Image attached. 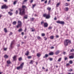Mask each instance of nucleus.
<instances>
[{
    "label": "nucleus",
    "instance_id": "6e6d98bb",
    "mask_svg": "<svg viewBox=\"0 0 74 74\" xmlns=\"http://www.w3.org/2000/svg\"><path fill=\"white\" fill-rule=\"evenodd\" d=\"M7 48H5L4 49V51H6L7 50Z\"/></svg>",
    "mask_w": 74,
    "mask_h": 74
},
{
    "label": "nucleus",
    "instance_id": "0e129e2a",
    "mask_svg": "<svg viewBox=\"0 0 74 74\" xmlns=\"http://www.w3.org/2000/svg\"><path fill=\"white\" fill-rule=\"evenodd\" d=\"M17 47H19V46H20V45H17Z\"/></svg>",
    "mask_w": 74,
    "mask_h": 74
},
{
    "label": "nucleus",
    "instance_id": "ddd939ff",
    "mask_svg": "<svg viewBox=\"0 0 74 74\" xmlns=\"http://www.w3.org/2000/svg\"><path fill=\"white\" fill-rule=\"evenodd\" d=\"M64 10H65V11H66V12L68 11H69V8L67 7L65 8H64Z\"/></svg>",
    "mask_w": 74,
    "mask_h": 74
},
{
    "label": "nucleus",
    "instance_id": "6e6552de",
    "mask_svg": "<svg viewBox=\"0 0 74 74\" xmlns=\"http://www.w3.org/2000/svg\"><path fill=\"white\" fill-rule=\"evenodd\" d=\"M1 8L2 9H4V8H7V6L5 5H3L2 6Z\"/></svg>",
    "mask_w": 74,
    "mask_h": 74
},
{
    "label": "nucleus",
    "instance_id": "de8ad7c7",
    "mask_svg": "<svg viewBox=\"0 0 74 74\" xmlns=\"http://www.w3.org/2000/svg\"><path fill=\"white\" fill-rule=\"evenodd\" d=\"M73 71V69H70L69 70V71L71 72Z\"/></svg>",
    "mask_w": 74,
    "mask_h": 74
},
{
    "label": "nucleus",
    "instance_id": "e433bc0d",
    "mask_svg": "<svg viewBox=\"0 0 74 74\" xmlns=\"http://www.w3.org/2000/svg\"><path fill=\"white\" fill-rule=\"evenodd\" d=\"M31 3H32L33 2V0H30Z\"/></svg>",
    "mask_w": 74,
    "mask_h": 74
},
{
    "label": "nucleus",
    "instance_id": "5fc2aeb1",
    "mask_svg": "<svg viewBox=\"0 0 74 74\" xmlns=\"http://www.w3.org/2000/svg\"><path fill=\"white\" fill-rule=\"evenodd\" d=\"M69 65H70V64L68 63V64H66V65L67 66H69Z\"/></svg>",
    "mask_w": 74,
    "mask_h": 74
},
{
    "label": "nucleus",
    "instance_id": "f8f14e48",
    "mask_svg": "<svg viewBox=\"0 0 74 74\" xmlns=\"http://www.w3.org/2000/svg\"><path fill=\"white\" fill-rule=\"evenodd\" d=\"M14 60H16V56H15L13 57Z\"/></svg>",
    "mask_w": 74,
    "mask_h": 74
},
{
    "label": "nucleus",
    "instance_id": "1a4fd4ad",
    "mask_svg": "<svg viewBox=\"0 0 74 74\" xmlns=\"http://www.w3.org/2000/svg\"><path fill=\"white\" fill-rule=\"evenodd\" d=\"M13 44H14V41H13L10 44V47L11 49H12V48H13V47H12V45H13Z\"/></svg>",
    "mask_w": 74,
    "mask_h": 74
},
{
    "label": "nucleus",
    "instance_id": "0eeeda50",
    "mask_svg": "<svg viewBox=\"0 0 74 74\" xmlns=\"http://www.w3.org/2000/svg\"><path fill=\"white\" fill-rule=\"evenodd\" d=\"M48 26V24L47 23H44V27H47Z\"/></svg>",
    "mask_w": 74,
    "mask_h": 74
},
{
    "label": "nucleus",
    "instance_id": "a18cd8bd",
    "mask_svg": "<svg viewBox=\"0 0 74 74\" xmlns=\"http://www.w3.org/2000/svg\"><path fill=\"white\" fill-rule=\"evenodd\" d=\"M44 22L43 21H42L41 22V25H42V23H43V24H44Z\"/></svg>",
    "mask_w": 74,
    "mask_h": 74
},
{
    "label": "nucleus",
    "instance_id": "c756f323",
    "mask_svg": "<svg viewBox=\"0 0 74 74\" xmlns=\"http://www.w3.org/2000/svg\"><path fill=\"white\" fill-rule=\"evenodd\" d=\"M18 2V1H15L14 2V5L16 4V2Z\"/></svg>",
    "mask_w": 74,
    "mask_h": 74
},
{
    "label": "nucleus",
    "instance_id": "4be33fe9",
    "mask_svg": "<svg viewBox=\"0 0 74 74\" xmlns=\"http://www.w3.org/2000/svg\"><path fill=\"white\" fill-rule=\"evenodd\" d=\"M33 60H31L30 62L29 63V64H33Z\"/></svg>",
    "mask_w": 74,
    "mask_h": 74
},
{
    "label": "nucleus",
    "instance_id": "aec40b11",
    "mask_svg": "<svg viewBox=\"0 0 74 74\" xmlns=\"http://www.w3.org/2000/svg\"><path fill=\"white\" fill-rule=\"evenodd\" d=\"M4 57L5 58L7 59V58H8V56L6 55H5L4 56Z\"/></svg>",
    "mask_w": 74,
    "mask_h": 74
},
{
    "label": "nucleus",
    "instance_id": "c9c22d12",
    "mask_svg": "<svg viewBox=\"0 0 74 74\" xmlns=\"http://www.w3.org/2000/svg\"><path fill=\"white\" fill-rule=\"evenodd\" d=\"M28 59H30L32 58V57L31 56H28L27 57Z\"/></svg>",
    "mask_w": 74,
    "mask_h": 74
},
{
    "label": "nucleus",
    "instance_id": "5701e85b",
    "mask_svg": "<svg viewBox=\"0 0 74 74\" xmlns=\"http://www.w3.org/2000/svg\"><path fill=\"white\" fill-rule=\"evenodd\" d=\"M61 60H62V58H59L58 59V62H60V61H61Z\"/></svg>",
    "mask_w": 74,
    "mask_h": 74
},
{
    "label": "nucleus",
    "instance_id": "680f3d73",
    "mask_svg": "<svg viewBox=\"0 0 74 74\" xmlns=\"http://www.w3.org/2000/svg\"><path fill=\"white\" fill-rule=\"evenodd\" d=\"M5 2H7V0H4Z\"/></svg>",
    "mask_w": 74,
    "mask_h": 74
},
{
    "label": "nucleus",
    "instance_id": "13d9d810",
    "mask_svg": "<svg viewBox=\"0 0 74 74\" xmlns=\"http://www.w3.org/2000/svg\"><path fill=\"white\" fill-rule=\"evenodd\" d=\"M51 49H53V48H54V47H51Z\"/></svg>",
    "mask_w": 74,
    "mask_h": 74
},
{
    "label": "nucleus",
    "instance_id": "bb28decb",
    "mask_svg": "<svg viewBox=\"0 0 74 74\" xmlns=\"http://www.w3.org/2000/svg\"><path fill=\"white\" fill-rule=\"evenodd\" d=\"M4 30L5 32V33H7V29H6V28L4 29Z\"/></svg>",
    "mask_w": 74,
    "mask_h": 74
},
{
    "label": "nucleus",
    "instance_id": "603ef678",
    "mask_svg": "<svg viewBox=\"0 0 74 74\" xmlns=\"http://www.w3.org/2000/svg\"><path fill=\"white\" fill-rule=\"evenodd\" d=\"M47 0H46L45 2V4H47Z\"/></svg>",
    "mask_w": 74,
    "mask_h": 74
},
{
    "label": "nucleus",
    "instance_id": "a19ab883",
    "mask_svg": "<svg viewBox=\"0 0 74 74\" xmlns=\"http://www.w3.org/2000/svg\"><path fill=\"white\" fill-rule=\"evenodd\" d=\"M19 61H21V60H22V58H19Z\"/></svg>",
    "mask_w": 74,
    "mask_h": 74
},
{
    "label": "nucleus",
    "instance_id": "4d7b16f0",
    "mask_svg": "<svg viewBox=\"0 0 74 74\" xmlns=\"http://www.w3.org/2000/svg\"><path fill=\"white\" fill-rule=\"evenodd\" d=\"M24 18L25 19H27V16H25Z\"/></svg>",
    "mask_w": 74,
    "mask_h": 74
},
{
    "label": "nucleus",
    "instance_id": "423d86ee",
    "mask_svg": "<svg viewBox=\"0 0 74 74\" xmlns=\"http://www.w3.org/2000/svg\"><path fill=\"white\" fill-rule=\"evenodd\" d=\"M56 23H57L61 24V25H64V21H56Z\"/></svg>",
    "mask_w": 74,
    "mask_h": 74
},
{
    "label": "nucleus",
    "instance_id": "39448f33",
    "mask_svg": "<svg viewBox=\"0 0 74 74\" xmlns=\"http://www.w3.org/2000/svg\"><path fill=\"white\" fill-rule=\"evenodd\" d=\"M43 17H46V19H49L50 18V15L47 14H45L43 15Z\"/></svg>",
    "mask_w": 74,
    "mask_h": 74
},
{
    "label": "nucleus",
    "instance_id": "20e7f679",
    "mask_svg": "<svg viewBox=\"0 0 74 74\" xmlns=\"http://www.w3.org/2000/svg\"><path fill=\"white\" fill-rule=\"evenodd\" d=\"M23 65H24V62L22 63L20 65L17 67V70H19L20 69H23Z\"/></svg>",
    "mask_w": 74,
    "mask_h": 74
},
{
    "label": "nucleus",
    "instance_id": "2f4dec72",
    "mask_svg": "<svg viewBox=\"0 0 74 74\" xmlns=\"http://www.w3.org/2000/svg\"><path fill=\"white\" fill-rule=\"evenodd\" d=\"M22 8H26V6L25 5H23L22 6Z\"/></svg>",
    "mask_w": 74,
    "mask_h": 74
},
{
    "label": "nucleus",
    "instance_id": "58836bf2",
    "mask_svg": "<svg viewBox=\"0 0 74 74\" xmlns=\"http://www.w3.org/2000/svg\"><path fill=\"white\" fill-rule=\"evenodd\" d=\"M49 60H50V61H52L53 60V58H49Z\"/></svg>",
    "mask_w": 74,
    "mask_h": 74
},
{
    "label": "nucleus",
    "instance_id": "a211bd4d",
    "mask_svg": "<svg viewBox=\"0 0 74 74\" xmlns=\"http://www.w3.org/2000/svg\"><path fill=\"white\" fill-rule=\"evenodd\" d=\"M25 55H26V56H28L29 55V51H27V53H25Z\"/></svg>",
    "mask_w": 74,
    "mask_h": 74
},
{
    "label": "nucleus",
    "instance_id": "09e8293b",
    "mask_svg": "<svg viewBox=\"0 0 74 74\" xmlns=\"http://www.w3.org/2000/svg\"><path fill=\"white\" fill-rule=\"evenodd\" d=\"M27 30V29H26V28H25L24 30V32H26Z\"/></svg>",
    "mask_w": 74,
    "mask_h": 74
},
{
    "label": "nucleus",
    "instance_id": "79ce46f5",
    "mask_svg": "<svg viewBox=\"0 0 74 74\" xmlns=\"http://www.w3.org/2000/svg\"><path fill=\"white\" fill-rule=\"evenodd\" d=\"M37 38H38V39H41V37H40V36H38L37 37Z\"/></svg>",
    "mask_w": 74,
    "mask_h": 74
},
{
    "label": "nucleus",
    "instance_id": "b1692460",
    "mask_svg": "<svg viewBox=\"0 0 74 74\" xmlns=\"http://www.w3.org/2000/svg\"><path fill=\"white\" fill-rule=\"evenodd\" d=\"M22 30H22V28H21L19 29L18 30V32H22Z\"/></svg>",
    "mask_w": 74,
    "mask_h": 74
},
{
    "label": "nucleus",
    "instance_id": "49530a36",
    "mask_svg": "<svg viewBox=\"0 0 74 74\" xmlns=\"http://www.w3.org/2000/svg\"><path fill=\"white\" fill-rule=\"evenodd\" d=\"M27 1V0H24L23 2V3H25V2H26Z\"/></svg>",
    "mask_w": 74,
    "mask_h": 74
},
{
    "label": "nucleus",
    "instance_id": "f704fd0d",
    "mask_svg": "<svg viewBox=\"0 0 74 74\" xmlns=\"http://www.w3.org/2000/svg\"><path fill=\"white\" fill-rule=\"evenodd\" d=\"M42 36H43V37L45 36V34L44 33L42 34Z\"/></svg>",
    "mask_w": 74,
    "mask_h": 74
},
{
    "label": "nucleus",
    "instance_id": "e2e57ef3",
    "mask_svg": "<svg viewBox=\"0 0 74 74\" xmlns=\"http://www.w3.org/2000/svg\"><path fill=\"white\" fill-rule=\"evenodd\" d=\"M54 19L55 20H57V18H56V17H55V18H54Z\"/></svg>",
    "mask_w": 74,
    "mask_h": 74
},
{
    "label": "nucleus",
    "instance_id": "473e14b6",
    "mask_svg": "<svg viewBox=\"0 0 74 74\" xmlns=\"http://www.w3.org/2000/svg\"><path fill=\"white\" fill-rule=\"evenodd\" d=\"M69 63L70 64H73V61L71 60L69 61Z\"/></svg>",
    "mask_w": 74,
    "mask_h": 74
},
{
    "label": "nucleus",
    "instance_id": "412c9836",
    "mask_svg": "<svg viewBox=\"0 0 74 74\" xmlns=\"http://www.w3.org/2000/svg\"><path fill=\"white\" fill-rule=\"evenodd\" d=\"M52 29V27H51V26H50L48 28V29L50 30V29Z\"/></svg>",
    "mask_w": 74,
    "mask_h": 74
},
{
    "label": "nucleus",
    "instance_id": "a878e982",
    "mask_svg": "<svg viewBox=\"0 0 74 74\" xmlns=\"http://www.w3.org/2000/svg\"><path fill=\"white\" fill-rule=\"evenodd\" d=\"M30 20H31V21H34V18H31Z\"/></svg>",
    "mask_w": 74,
    "mask_h": 74
},
{
    "label": "nucleus",
    "instance_id": "4468645a",
    "mask_svg": "<svg viewBox=\"0 0 74 74\" xmlns=\"http://www.w3.org/2000/svg\"><path fill=\"white\" fill-rule=\"evenodd\" d=\"M37 56L38 58H40L41 56V54L40 53H37Z\"/></svg>",
    "mask_w": 74,
    "mask_h": 74
},
{
    "label": "nucleus",
    "instance_id": "7c9ffc66",
    "mask_svg": "<svg viewBox=\"0 0 74 74\" xmlns=\"http://www.w3.org/2000/svg\"><path fill=\"white\" fill-rule=\"evenodd\" d=\"M50 39H53V38H54V37H53V36H50Z\"/></svg>",
    "mask_w": 74,
    "mask_h": 74
},
{
    "label": "nucleus",
    "instance_id": "393cba45",
    "mask_svg": "<svg viewBox=\"0 0 74 74\" xmlns=\"http://www.w3.org/2000/svg\"><path fill=\"white\" fill-rule=\"evenodd\" d=\"M53 55V52H51L49 53V55Z\"/></svg>",
    "mask_w": 74,
    "mask_h": 74
},
{
    "label": "nucleus",
    "instance_id": "dca6fc26",
    "mask_svg": "<svg viewBox=\"0 0 74 74\" xmlns=\"http://www.w3.org/2000/svg\"><path fill=\"white\" fill-rule=\"evenodd\" d=\"M48 56V55L47 54H45V56L43 57V58H47Z\"/></svg>",
    "mask_w": 74,
    "mask_h": 74
},
{
    "label": "nucleus",
    "instance_id": "f3484780",
    "mask_svg": "<svg viewBox=\"0 0 74 74\" xmlns=\"http://www.w3.org/2000/svg\"><path fill=\"white\" fill-rule=\"evenodd\" d=\"M74 58V56H71L69 57V59H73Z\"/></svg>",
    "mask_w": 74,
    "mask_h": 74
},
{
    "label": "nucleus",
    "instance_id": "9d476101",
    "mask_svg": "<svg viewBox=\"0 0 74 74\" xmlns=\"http://www.w3.org/2000/svg\"><path fill=\"white\" fill-rule=\"evenodd\" d=\"M8 14L10 15V16H12L13 13L11 12H8Z\"/></svg>",
    "mask_w": 74,
    "mask_h": 74
},
{
    "label": "nucleus",
    "instance_id": "69168bd1",
    "mask_svg": "<svg viewBox=\"0 0 74 74\" xmlns=\"http://www.w3.org/2000/svg\"><path fill=\"white\" fill-rule=\"evenodd\" d=\"M42 69H43V70H45V68H44V67H42Z\"/></svg>",
    "mask_w": 74,
    "mask_h": 74
},
{
    "label": "nucleus",
    "instance_id": "ea45409f",
    "mask_svg": "<svg viewBox=\"0 0 74 74\" xmlns=\"http://www.w3.org/2000/svg\"><path fill=\"white\" fill-rule=\"evenodd\" d=\"M70 51H71V52H74V49H72Z\"/></svg>",
    "mask_w": 74,
    "mask_h": 74
},
{
    "label": "nucleus",
    "instance_id": "f257e3e1",
    "mask_svg": "<svg viewBox=\"0 0 74 74\" xmlns=\"http://www.w3.org/2000/svg\"><path fill=\"white\" fill-rule=\"evenodd\" d=\"M19 14L21 15H23L25 14V10L24 9H21V8L19 9Z\"/></svg>",
    "mask_w": 74,
    "mask_h": 74
},
{
    "label": "nucleus",
    "instance_id": "8fccbe9b",
    "mask_svg": "<svg viewBox=\"0 0 74 74\" xmlns=\"http://www.w3.org/2000/svg\"><path fill=\"white\" fill-rule=\"evenodd\" d=\"M34 31H35V29H32L31 31V32H34Z\"/></svg>",
    "mask_w": 74,
    "mask_h": 74
},
{
    "label": "nucleus",
    "instance_id": "052dcab7",
    "mask_svg": "<svg viewBox=\"0 0 74 74\" xmlns=\"http://www.w3.org/2000/svg\"><path fill=\"white\" fill-rule=\"evenodd\" d=\"M21 34H22V35H23L24 34V32H22L21 33Z\"/></svg>",
    "mask_w": 74,
    "mask_h": 74
},
{
    "label": "nucleus",
    "instance_id": "3c124183",
    "mask_svg": "<svg viewBox=\"0 0 74 74\" xmlns=\"http://www.w3.org/2000/svg\"><path fill=\"white\" fill-rule=\"evenodd\" d=\"M36 4H34V5H33V8H34V7L35 6H36Z\"/></svg>",
    "mask_w": 74,
    "mask_h": 74
},
{
    "label": "nucleus",
    "instance_id": "864d4df0",
    "mask_svg": "<svg viewBox=\"0 0 74 74\" xmlns=\"http://www.w3.org/2000/svg\"><path fill=\"white\" fill-rule=\"evenodd\" d=\"M72 56H74V53H72Z\"/></svg>",
    "mask_w": 74,
    "mask_h": 74
},
{
    "label": "nucleus",
    "instance_id": "f03ea898",
    "mask_svg": "<svg viewBox=\"0 0 74 74\" xmlns=\"http://www.w3.org/2000/svg\"><path fill=\"white\" fill-rule=\"evenodd\" d=\"M71 43V40L68 39H66L64 41V45L65 47H67L68 45V44H70Z\"/></svg>",
    "mask_w": 74,
    "mask_h": 74
},
{
    "label": "nucleus",
    "instance_id": "72a5a7b5",
    "mask_svg": "<svg viewBox=\"0 0 74 74\" xmlns=\"http://www.w3.org/2000/svg\"><path fill=\"white\" fill-rule=\"evenodd\" d=\"M64 58V60H67V57H65Z\"/></svg>",
    "mask_w": 74,
    "mask_h": 74
},
{
    "label": "nucleus",
    "instance_id": "cd10ccee",
    "mask_svg": "<svg viewBox=\"0 0 74 74\" xmlns=\"http://www.w3.org/2000/svg\"><path fill=\"white\" fill-rule=\"evenodd\" d=\"M13 25H15L16 24V21H14L13 22Z\"/></svg>",
    "mask_w": 74,
    "mask_h": 74
},
{
    "label": "nucleus",
    "instance_id": "7ed1b4c3",
    "mask_svg": "<svg viewBox=\"0 0 74 74\" xmlns=\"http://www.w3.org/2000/svg\"><path fill=\"white\" fill-rule=\"evenodd\" d=\"M18 25L16 26L17 28H19V27H22V22L21 21H18Z\"/></svg>",
    "mask_w": 74,
    "mask_h": 74
},
{
    "label": "nucleus",
    "instance_id": "2eb2a0df",
    "mask_svg": "<svg viewBox=\"0 0 74 74\" xmlns=\"http://www.w3.org/2000/svg\"><path fill=\"white\" fill-rule=\"evenodd\" d=\"M7 63L8 64H11V61L10 60L7 61Z\"/></svg>",
    "mask_w": 74,
    "mask_h": 74
},
{
    "label": "nucleus",
    "instance_id": "774afa93",
    "mask_svg": "<svg viewBox=\"0 0 74 74\" xmlns=\"http://www.w3.org/2000/svg\"><path fill=\"white\" fill-rule=\"evenodd\" d=\"M73 73H68V74H73Z\"/></svg>",
    "mask_w": 74,
    "mask_h": 74
},
{
    "label": "nucleus",
    "instance_id": "37998d69",
    "mask_svg": "<svg viewBox=\"0 0 74 74\" xmlns=\"http://www.w3.org/2000/svg\"><path fill=\"white\" fill-rule=\"evenodd\" d=\"M12 34V32H10V34H9V36H11Z\"/></svg>",
    "mask_w": 74,
    "mask_h": 74
},
{
    "label": "nucleus",
    "instance_id": "c85d7f7f",
    "mask_svg": "<svg viewBox=\"0 0 74 74\" xmlns=\"http://www.w3.org/2000/svg\"><path fill=\"white\" fill-rule=\"evenodd\" d=\"M47 10H49V11H50V10H51V8L48 7L47 8Z\"/></svg>",
    "mask_w": 74,
    "mask_h": 74
},
{
    "label": "nucleus",
    "instance_id": "c03bdc74",
    "mask_svg": "<svg viewBox=\"0 0 74 74\" xmlns=\"http://www.w3.org/2000/svg\"><path fill=\"white\" fill-rule=\"evenodd\" d=\"M63 53L64 55H66V54H67V53L65 52H63Z\"/></svg>",
    "mask_w": 74,
    "mask_h": 74
},
{
    "label": "nucleus",
    "instance_id": "4c0bfd02",
    "mask_svg": "<svg viewBox=\"0 0 74 74\" xmlns=\"http://www.w3.org/2000/svg\"><path fill=\"white\" fill-rule=\"evenodd\" d=\"M16 14H18V11L16 10Z\"/></svg>",
    "mask_w": 74,
    "mask_h": 74
},
{
    "label": "nucleus",
    "instance_id": "338daca9",
    "mask_svg": "<svg viewBox=\"0 0 74 74\" xmlns=\"http://www.w3.org/2000/svg\"><path fill=\"white\" fill-rule=\"evenodd\" d=\"M56 37L57 38H58V37H59V36H56Z\"/></svg>",
    "mask_w": 74,
    "mask_h": 74
},
{
    "label": "nucleus",
    "instance_id": "6ab92c4d",
    "mask_svg": "<svg viewBox=\"0 0 74 74\" xmlns=\"http://www.w3.org/2000/svg\"><path fill=\"white\" fill-rule=\"evenodd\" d=\"M60 4V3H58L57 4L56 7H58Z\"/></svg>",
    "mask_w": 74,
    "mask_h": 74
},
{
    "label": "nucleus",
    "instance_id": "9b49d317",
    "mask_svg": "<svg viewBox=\"0 0 74 74\" xmlns=\"http://www.w3.org/2000/svg\"><path fill=\"white\" fill-rule=\"evenodd\" d=\"M59 53H60V51L58 50L56 51L55 53L56 55H58Z\"/></svg>",
    "mask_w": 74,
    "mask_h": 74
},
{
    "label": "nucleus",
    "instance_id": "bf43d9fd",
    "mask_svg": "<svg viewBox=\"0 0 74 74\" xmlns=\"http://www.w3.org/2000/svg\"><path fill=\"white\" fill-rule=\"evenodd\" d=\"M50 2H51V0H49V2L48 3V4H49V3H50Z\"/></svg>",
    "mask_w": 74,
    "mask_h": 74
}]
</instances>
